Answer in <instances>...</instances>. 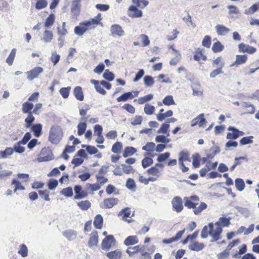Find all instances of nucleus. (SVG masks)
I'll list each match as a JSON object with an SVG mask.
<instances>
[{
	"instance_id": "obj_1",
	"label": "nucleus",
	"mask_w": 259,
	"mask_h": 259,
	"mask_svg": "<svg viewBox=\"0 0 259 259\" xmlns=\"http://www.w3.org/2000/svg\"><path fill=\"white\" fill-rule=\"evenodd\" d=\"M230 218L226 217H220L219 221L215 223V225L217 226V228L215 229V232H210V236L212 237L213 239L211 240V242L217 241L219 240L220 235L223 232L222 227H228L230 224Z\"/></svg>"
},
{
	"instance_id": "obj_2",
	"label": "nucleus",
	"mask_w": 259,
	"mask_h": 259,
	"mask_svg": "<svg viewBox=\"0 0 259 259\" xmlns=\"http://www.w3.org/2000/svg\"><path fill=\"white\" fill-rule=\"evenodd\" d=\"M63 137L62 128L59 125H54L50 128L48 140L52 144L57 145L62 140Z\"/></svg>"
},
{
	"instance_id": "obj_3",
	"label": "nucleus",
	"mask_w": 259,
	"mask_h": 259,
	"mask_svg": "<svg viewBox=\"0 0 259 259\" xmlns=\"http://www.w3.org/2000/svg\"><path fill=\"white\" fill-rule=\"evenodd\" d=\"M115 239L113 235H107L103 240L101 247L103 250H109L112 246L115 245Z\"/></svg>"
},
{
	"instance_id": "obj_4",
	"label": "nucleus",
	"mask_w": 259,
	"mask_h": 259,
	"mask_svg": "<svg viewBox=\"0 0 259 259\" xmlns=\"http://www.w3.org/2000/svg\"><path fill=\"white\" fill-rule=\"evenodd\" d=\"M40 155L41 156L38 158L39 162L48 161L54 159L52 151L48 148L42 149Z\"/></svg>"
},
{
	"instance_id": "obj_5",
	"label": "nucleus",
	"mask_w": 259,
	"mask_h": 259,
	"mask_svg": "<svg viewBox=\"0 0 259 259\" xmlns=\"http://www.w3.org/2000/svg\"><path fill=\"white\" fill-rule=\"evenodd\" d=\"M44 72V69L41 67H36L30 71H27V79L31 81L38 77L40 74Z\"/></svg>"
},
{
	"instance_id": "obj_6",
	"label": "nucleus",
	"mask_w": 259,
	"mask_h": 259,
	"mask_svg": "<svg viewBox=\"0 0 259 259\" xmlns=\"http://www.w3.org/2000/svg\"><path fill=\"white\" fill-rule=\"evenodd\" d=\"M111 35L115 37H121L124 35V31L118 24H113L110 27Z\"/></svg>"
},
{
	"instance_id": "obj_7",
	"label": "nucleus",
	"mask_w": 259,
	"mask_h": 259,
	"mask_svg": "<svg viewBox=\"0 0 259 259\" xmlns=\"http://www.w3.org/2000/svg\"><path fill=\"white\" fill-rule=\"evenodd\" d=\"M171 204L173 209L177 212H180L183 209L182 199L179 196L175 197L171 201Z\"/></svg>"
},
{
	"instance_id": "obj_8",
	"label": "nucleus",
	"mask_w": 259,
	"mask_h": 259,
	"mask_svg": "<svg viewBox=\"0 0 259 259\" xmlns=\"http://www.w3.org/2000/svg\"><path fill=\"white\" fill-rule=\"evenodd\" d=\"M214 224L213 223H209L208 226H204L201 232V237L202 238H206L208 235L210 236V232H215V230L213 229Z\"/></svg>"
},
{
	"instance_id": "obj_9",
	"label": "nucleus",
	"mask_w": 259,
	"mask_h": 259,
	"mask_svg": "<svg viewBox=\"0 0 259 259\" xmlns=\"http://www.w3.org/2000/svg\"><path fill=\"white\" fill-rule=\"evenodd\" d=\"M62 235L68 241H71L76 239L77 236V232L73 229H67L62 232Z\"/></svg>"
},
{
	"instance_id": "obj_10",
	"label": "nucleus",
	"mask_w": 259,
	"mask_h": 259,
	"mask_svg": "<svg viewBox=\"0 0 259 259\" xmlns=\"http://www.w3.org/2000/svg\"><path fill=\"white\" fill-rule=\"evenodd\" d=\"M239 52L247 53L249 54H253L256 52V49L248 45L241 43L238 45Z\"/></svg>"
},
{
	"instance_id": "obj_11",
	"label": "nucleus",
	"mask_w": 259,
	"mask_h": 259,
	"mask_svg": "<svg viewBox=\"0 0 259 259\" xmlns=\"http://www.w3.org/2000/svg\"><path fill=\"white\" fill-rule=\"evenodd\" d=\"M204 114L201 113L193 119L191 122V126L193 127L197 124L201 127L206 123V120L204 117Z\"/></svg>"
},
{
	"instance_id": "obj_12",
	"label": "nucleus",
	"mask_w": 259,
	"mask_h": 259,
	"mask_svg": "<svg viewBox=\"0 0 259 259\" xmlns=\"http://www.w3.org/2000/svg\"><path fill=\"white\" fill-rule=\"evenodd\" d=\"M74 190L75 193L74 199H81L88 196V194L82 191V187L80 185H76Z\"/></svg>"
},
{
	"instance_id": "obj_13",
	"label": "nucleus",
	"mask_w": 259,
	"mask_h": 259,
	"mask_svg": "<svg viewBox=\"0 0 259 259\" xmlns=\"http://www.w3.org/2000/svg\"><path fill=\"white\" fill-rule=\"evenodd\" d=\"M191 88L193 90V95L195 96H200L203 94V90L201 85L198 81H194L192 83Z\"/></svg>"
},
{
	"instance_id": "obj_14",
	"label": "nucleus",
	"mask_w": 259,
	"mask_h": 259,
	"mask_svg": "<svg viewBox=\"0 0 259 259\" xmlns=\"http://www.w3.org/2000/svg\"><path fill=\"white\" fill-rule=\"evenodd\" d=\"M118 199L116 198H109L104 199L103 201V207L105 208H111L118 203Z\"/></svg>"
},
{
	"instance_id": "obj_15",
	"label": "nucleus",
	"mask_w": 259,
	"mask_h": 259,
	"mask_svg": "<svg viewBox=\"0 0 259 259\" xmlns=\"http://www.w3.org/2000/svg\"><path fill=\"white\" fill-rule=\"evenodd\" d=\"M81 0H74L72 2L71 12L74 16H78L80 11Z\"/></svg>"
},
{
	"instance_id": "obj_16",
	"label": "nucleus",
	"mask_w": 259,
	"mask_h": 259,
	"mask_svg": "<svg viewBox=\"0 0 259 259\" xmlns=\"http://www.w3.org/2000/svg\"><path fill=\"white\" fill-rule=\"evenodd\" d=\"M98 182L95 184H89L87 185L88 186L89 189H91L92 191H96L98 190L101 188V184H104L105 183L107 182L108 179H97Z\"/></svg>"
},
{
	"instance_id": "obj_17",
	"label": "nucleus",
	"mask_w": 259,
	"mask_h": 259,
	"mask_svg": "<svg viewBox=\"0 0 259 259\" xmlns=\"http://www.w3.org/2000/svg\"><path fill=\"white\" fill-rule=\"evenodd\" d=\"M247 59L246 55H237L236 56V61L231 65V66L238 67L240 65L245 63Z\"/></svg>"
},
{
	"instance_id": "obj_18",
	"label": "nucleus",
	"mask_w": 259,
	"mask_h": 259,
	"mask_svg": "<svg viewBox=\"0 0 259 259\" xmlns=\"http://www.w3.org/2000/svg\"><path fill=\"white\" fill-rule=\"evenodd\" d=\"M218 35L225 36L230 31V29L223 25L218 24L215 27Z\"/></svg>"
},
{
	"instance_id": "obj_19",
	"label": "nucleus",
	"mask_w": 259,
	"mask_h": 259,
	"mask_svg": "<svg viewBox=\"0 0 259 259\" xmlns=\"http://www.w3.org/2000/svg\"><path fill=\"white\" fill-rule=\"evenodd\" d=\"M142 250H145V247L144 246H141L140 245H137L133 247H128L126 249V252L128 253L130 256H132L139 251L142 252Z\"/></svg>"
},
{
	"instance_id": "obj_20",
	"label": "nucleus",
	"mask_w": 259,
	"mask_h": 259,
	"mask_svg": "<svg viewBox=\"0 0 259 259\" xmlns=\"http://www.w3.org/2000/svg\"><path fill=\"white\" fill-rule=\"evenodd\" d=\"M98 242V235L96 231L93 232L91 234V237L88 242L89 247H92L96 245Z\"/></svg>"
},
{
	"instance_id": "obj_21",
	"label": "nucleus",
	"mask_w": 259,
	"mask_h": 259,
	"mask_svg": "<svg viewBox=\"0 0 259 259\" xmlns=\"http://www.w3.org/2000/svg\"><path fill=\"white\" fill-rule=\"evenodd\" d=\"M31 131L35 137H39L42 134V125L40 123L33 124L31 126Z\"/></svg>"
},
{
	"instance_id": "obj_22",
	"label": "nucleus",
	"mask_w": 259,
	"mask_h": 259,
	"mask_svg": "<svg viewBox=\"0 0 259 259\" xmlns=\"http://www.w3.org/2000/svg\"><path fill=\"white\" fill-rule=\"evenodd\" d=\"M128 11L133 12L132 14H128V16L133 18L141 17L142 16V12L139 10L137 7L135 6H131L128 9Z\"/></svg>"
},
{
	"instance_id": "obj_23",
	"label": "nucleus",
	"mask_w": 259,
	"mask_h": 259,
	"mask_svg": "<svg viewBox=\"0 0 259 259\" xmlns=\"http://www.w3.org/2000/svg\"><path fill=\"white\" fill-rule=\"evenodd\" d=\"M188 247L191 250L199 251L204 248V245L202 243H199L198 242L194 241L189 244Z\"/></svg>"
},
{
	"instance_id": "obj_24",
	"label": "nucleus",
	"mask_w": 259,
	"mask_h": 259,
	"mask_svg": "<svg viewBox=\"0 0 259 259\" xmlns=\"http://www.w3.org/2000/svg\"><path fill=\"white\" fill-rule=\"evenodd\" d=\"M241 106L242 107L246 109L244 113L253 114L255 111L254 105L249 102H242L241 103Z\"/></svg>"
},
{
	"instance_id": "obj_25",
	"label": "nucleus",
	"mask_w": 259,
	"mask_h": 259,
	"mask_svg": "<svg viewBox=\"0 0 259 259\" xmlns=\"http://www.w3.org/2000/svg\"><path fill=\"white\" fill-rule=\"evenodd\" d=\"M74 95L76 99L80 101L84 99V96L82 88L80 87H76L73 90Z\"/></svg>"
},
{
	"instance_id": "obj_26",
	"label": "nucleus",
	"mask_w": 259,
	"mask_h": 259,
	"mask_svg": "<svg viewBox=\"0 0 259 259\" xmlns=\"http://www.w3.org/2000/svg\"><path fill=\"white\" fill-rule=\"evenodd\" d=\"M139 242L136 236H129L124 241V244L127 246L137 244Z\"/></svg>"
},
{
	"instance_id": "obj_27",
	"label": "nucleus",
	"mask_w": 259,
	"mask_h": 259,
	"mask_svg": "<svg viewBox=\"0 0 259 259\" xmlns=\"http://www.w3.org/2000/svg\"><path fill=\"white\" fill-rule=\"evenodd\" d=\"M229 131H232V133H228L227 135V139L230 140H235L239 137L238 134L236 133V128L233 126H229L228 128Z\"/></svg>"
},
{
	"instance_id": "obj_28",
	"label": "nucleus",
	"mask_w": 259,
	"mask_h": 259,
	"mask_svg": "<svg viewBox=\"0 0 259 259\" xmlns=\"http://www.w3.org/2000/svg\"><path fill=\"white\" fill-rule=\"evenodd\" d=\"M103 219L101 214H97L94 221V225L95 227L98 229H101L103 226Z\"/></svg>"
},
{
	"instance_id": "obj_29",
	"label": "nucleus",
	"mask_w": 259,
	"mask_h": 259,
	"mask_svg": "<svg viewBox=\"0 0 259 259\" xmlns=\"http://www.w3.org/2000/svg\"><path fill=\"white\" fill-rule=\"evenodd\" d=\"M189 153L187 151H181L179 154V162H184L185 161H190Z\"/></svg>"
},
{
	"instance_id": "obj_30",
	"label": "nucleus",
	"mask_w": 259,
	"mask_h": 259,
	"mask_svg": "<svg viewBox=\"0 0 259 259\" xmlns=\"http://www.w3.org/2000/svg\"><path fill=\"white\" fill-rule=\"evenodd\" d=\"M109 259H120L121 256V252L119 249L109 252L106 254Z\"/></svg>"
},
{
	"instance_id": "obj_31",
	"label": "nucleus",
	"mask_w": 259,
	"mask_h": 259,
	"mask_svg": "<svg viewBox=\"0 0 259 259\" xmlns=\"http://www.w3.org/2000/svg\"><path fill=\"white\" fill-rule=\"evenodd\" d=\"M91 83L94 84L95 88L97 92L102 95L106 94V91L101 87L99 81L92 79L91 80Z\"/></svg>"
},
{
	"instance_id": "obj_32",
	"label": "nucleus",
	"mask_w": 259,
	"mask_h": 259,
	"mask_svg": "<svg viewBox=\"0 0 259 259\" xmlns=\"http://www.w3.org/2000/svg\"><path fill=\"white\" fill-rule=\"evenodd\" d=\"M79 208L82 210H87L91 206V203L89 200H82L77 203Z\"/></svg>"
},
{
	"instance_id": "obj_33",
	"label": "nucleus",
	"mask_w": 259,
	"mask_h": 259,
	"mask_svg": "<svg viewBox=\"0 0 259 259\" xmlns=\"http://www.w3.org/2000/svg\"><path fill=\"white\" fill-rule=\"evenodd\" d=\"M134 98V96L132 92H128L124 93L121 96H119L117 98V101L120 102H125L128 99H132Z\"/></svg>"
},
{
	"instance_id": "obj_34",
	"label": "nucleus",
	"mask_w": 259,
	"mask_h": 259,
	"mask_svg": "<svg viewBox=\"0 0 259 259\" xmlns=\"http://www.w3.org/2000/svg\"><path fill=\"white\" fill-rule=\"evenodd\" d=\"M137 152V149L133 147H126L125 148L123 156L125 158L134 155Z\"/></svg>"
},
{
	"instance_id": "obj_35",
	"label": "nucleus",
	"mask_w": 259,
	"mask_h": 259,
	"mask_svg": "<svg viewBox=\"0 0 259 259\" xmlns=\"http://www.w3.org/2000/svg\"><path fill=\"white\" fill-rule=\"evenodd\" d=\"M33 108V104L29 102H26L22 104V110L24 113H32L30 112Z\"/></svg>"
},
{
	"instance_id": "obj_36",
	"label": "nucleus",
	"mask_w": 259,
	"mask_h": 259,
	"mask_svg": "<svg viewBox=\"0 0 259 259\" xmlns=\"http://www.w3.org/2000/svg\"><path fill=\"white\" fill-rule=\"evenodd\" d=\"M209 151L212 152V153L207 154V157L208 159H212L215 155L220 153V148L218 146H213L209 149Z\"/></svg>"
},
{
	"instance_id": "obj_37",
	"label": "nucleus",
	"mask_w": 259,
	"mask_h": 259,
	"mask_svg": "<svg viewBox=\"0 0 259 259\" xmlns=\"http://www.w3.org/2000/svg\"><path fill=\"white\" fill-rule=\"evenodd\" d=\"M224 65H225V63H222L220 65V67L219 68H218L216 69L213 70L211 72V73H210V77L211 78H214L218 75L222 74L223 73L222 68L224 67Z\"/></svg>"
},
{
	"instance_id": "obj_38",
	"label": "nucleus",
	"mask_w": 259,
	"mask_h": 259,
	"mask_svg": "<svg viewBox=\"0 0 259 259\" xmlns=\"http://www.w3.org/2000/svg\"><path fill=\"white\" fill-rule=\"evenodd\" d=\"M11 171L6 169L5 165L0 164V177H6L11 176Z\"/></svg>"
},
{
	"instance_id": "obj_39",
	"label": "nucleus",
	"mask_w": 259,
	"mask_h": 259,
	"mask_svg": "<svg viewBox=\"0 0 259 259\" xmlns=\"http://www.w3.org/2000/svg\"><path fill=\"white\" fill-rule=\"evenodd\" d=\"M34 120L35 117L33 116L32 113L28 114L27 117L25 119V127L26 128L30 127Z\"/></svg>"
},
{
	"instance_id": "obj_40",
	"label": "nucleus",
	"mask_w": 259,
	"mask_h": 259,
	"mask_svg": "<svg viewBox=\"0 0 259 259\" xmlns=\"http://www.w3.org/2000/svg\"><path fill=\"white\" fill-rule=\"evenodd\" d=\"M173 112L172 110H168L165 113H160L157 115V119L159 121H162L165 118L170 117L172 115Z\"/></svg>"
},
{
	"instance_id": "obj_41",
	"label": "nucleus",
	"mask_w": 259,
	"mask_h": 259,
	"mask_svg": "<svg viewBox=\"0 0 259 259\" xmlns=\"http://www.w3.org/2000/svg\"><path fill=\"white\" fill-rule=\"evenodd\" d=\"M12 186L14 188V192H16L18 190H25V188L21 184L20 182L16 179H13L12 182Z\"/></svg>"
},
{
	"instance_id": "obj_42",
	"label": "nucleus",
	"mask_w": 259,
	"mask_h": 259,
	"mask_svg": "<svg viewBox=\"0 0 259 259\" xmlns=\"http://www.w3.org/2000/svg\"><path fill=\"white\" fill-rule=\"evenodd\" d=\"M131 214L130 208L125 207L122 209L118 213V215L122 216V220H126V218L130 217Z\"/></svg>"
},
{
	"instance_id": "obj_43",
	"label": "nucleus",
	"mask_w": 259,
	"mask_h": 259,
	"mask_svg": "<svg viewBox=\"0 0 259 259\" xmlns=\"http://www.w3.org/2000/svg\"><path fill=\"white\" fill-rule=\"evenodd\" d=\"M224 49V46L220 41L214 42L212 47V50L214 53L221 52Z\"/></svg>"
},
{
	"instance_id": "obj_44",
	"label": "nucleus",
	"mask_w": 259,
	"mask_h": 259,
	"mask_svg": "<svg viewBox=\"0 0 259 259\" xmlns=\"http://www.w3.org/2000/svg\"><path fill=\"white\" fill-rule=\"evenodd\" d=\"M122 148V144L120 142L115 143L112 147L111 151L114 153H119Z\"/></svg>"
},
{
	"instance_id": "obj_45",
	"label": "nucleus",
	"mask_w": 259,
	"mask_h": 259,
	"mask_svg": "<svg viewBox=\"0 0 259 259\" xmlns=\"http://www.w3.org/2000/svg\"><path fill=\"white\" fill-rule=\"evenodd\" d=\"M53 33L49 30H45L44 34V37L42 40L45 42H49L51 41L53 38Z\"/></svg>"
},
{
	"instance_id": "obj_46",
	"label": "nucleus",
	"mask_w": 259,
	"mask_h": 259,
	"mask_svg": "<svg viewBox=\"0 0 259 259\" xmlns=\"http://www.w3.org/2000/svg\"><path fill=\"white\" fill-rule=\"evenodd\" d=\"M16 53V49L14 48L13 49H12L10 55L6 59V62L9 64V65L11 66L13 64L15 57Z\"/></svg>"
},
{
	"instance_id": "obj_47",
	"label": "nucleus",
	"mask_w": 259,
	"mask_h": 259,
	"mask_svg": "<svg viewBox=\"0 0 259 259\" xmlns=\"http://www.w3.org/2000/svg\"><path fill=\"white\" fill-rule=\"evenodd\" d=\"M60 193L66 197H70L73 194L72 188L71 187L63 189Z\"/></svg>"
},
{
	"instance_id": "obj_48",
	"label": "nucleus",
	"mask_w": 259,
	"mask_h": 259,
	"mask_svg": "<svg viewBox=\"0 0 259 259\" xmlns=\"http://www.w3.org/2000/svg\"><path fill=\"white\" fill-rule=\"evenodd\" d=\"M87 128V124L85 122H80L77 125V134L78 136L82 135Z\"/></svg>"
},
{
	"instance_id": "obj_49",
	"label": "nucleus",
	"mask_w": 259,
	"mask_h": 259,
	"mask_svg": "<svg viewBox=\"0 0 259 259\" xmlns=\"http://www.w3.org/2000/svg\"><path fill=\"white\" fill-rule=\"evenodd\" d=\"M193 162L192 165L194 168H197L200 166V155L198 153L192 155Z\"/></svg>"
},
{
	"instance_id": "obj_50",
	"label": "nucleus",
	"mask_w": 259,
	"mask_h": 259,
	"mask_svg": "<svg viewBox=\"0 0 259 259\" xmlns=\"http://www.w3.org/2000/svg\"><path fill=\"white\" fill-rule=\"evenodd\" d=\"M207 206L206 203L201 202L198 207L195 206L194 209H193V212L195 214H198L200 213L202 210L206 209Z\"/></svg>"
},
{
	"instance_id": "obj_51",
	"label": "nucleus",
	"mask_w": 259,
	"mask_h": 259,
	"mask_svg": "<svg viewBox=\"0 0 259 259\" xmlns=\"http://www.w3.org/2000/svg\"><path fill=\"white\" fill-rule=\"evenodd\" d=\"M153 98V95L152 94L146 95L144 97H140L138 99V103L139 104H143L145 102H148L152 100Z\"/></svg>"
},
{
	"instance_id": "obj_52",
	"label": "nucleus",
	"mask_w": 259,
	"mask_h": 259,
	"mask_svg": "<svg viewBox=\"0 0 259 259\" xmlns=\"http://www.w3.org/2000/svg\"><path fill=\"white\" fill-rule=\"evenodd\" d=\"M82 148H85L87 151L90 154H94L98 152V150L94 146L82 145Z\"/></svg>"
},
{
	"instance_id": "obj_53",
	"label": "nucleus",
	"mask_w": 259,
	"mask_h": 259,
	"mask_svg": "<svg viewBox=\"0 0 259 259\" xmlns=\"http://www.w3.org/2000/svg\"><path fill=\"white\" fill-rule=\"evenodd\" d=\"M185 203L184 205L188 208H193L194 209L195 206H197L198 203H195L191 201V199L187 198V197L184 198Z\"/></svg>"
},
{
	"instance_id": "obj_54",
	"label": "nucleus",
	"mask_w": 259,
	"mask_h": 259,
	"mask_svg": "<svg viewBox=\"0 0 259 259\" xmlns=\"http://www.w3.org/2000/svg\"><path fill=\"white\" fill-rule=\"evenodd\" d=\"M155 144L153 142H148L142 147V150L148 152H153L155 150Z\"/></svg>"
},
{
	"instance_id": "obj_55",
	"label": "nucleus",
	"mask_w": 259,
	"mask_h": 259,
	"mask_svg": "<svg viewBox=\"0 0 259 259\" xmlns=\"http://www.w3.org/2000/svg\"><path fill=\"white\" fill-rule=\"evenodd\" d=\"M70 90V87H68L67 88H62L60 90L59 92L62 97L64 99H66L69 97Z\"/></svg>"
},
{
	"instance_id": "obj_56",
	"label": "nucleus",
	"mask_w": 259,
	"mask_h": 259,
	"mask_svg": "<svg viewBox=\"0 0 259 259\" xmlns=\"http://www.w3.org/2000/svg\"><path fill=\"white\" fill-rule=\"evenodd\" d=\"M103 77L106 80L111 81L114 79L115 76L112 72L109 71V70L107 69L105 71L103 74Z\"/></svg>"
},
{
	"instance_id": "obj_57",
	"label": "nucleus",
	"mask_w": 259,
	"mask_h": 259,
	"mask_svg": "<svg viewBox=\"0 0 259 259\" xmlns=\"http://www.w3.org/2000/svg\"><path fill=\"white\" fill-rule=\"evenodd\" d=\"M253 137L250 136L248 137H244L240 140V143L241 145L252 144L253 143L252 139Z\"/></svg>"
},
{
	"instance_id": "obj_58",
	"label": "nucleus",
	"mask_w": 259,
	"mask_h": 259,
	"mask_svg": "<svg viewBox=\"0 0 259 259\" xmlns=\"http://www.w3.org/2000/svg\"><path fill=\"white\" fill-rule=\"evenodd\" d=\"M169 127V125L167 123L162 124L160 128L157 131V133L159 134H167V136H169V134L167 131Z\"/></svg>"
},
{
	"instance_id": "obj_59",
	"label": "nucleus",
	"mask_w": 259,
	"mask_h": 259,
	"mask_svg": "<svg viewBox=\"0 0 259 259\" xmlns=\"http://www.w3.org/2000/svg\"><path fill=\"white\" fill-rule=\"evenodd\" d=\"M153 163V159L149 157H146L142 160V165L144 168L150 166Z\"/></svg>"
},
{
	"instance_id": "obj_60",
	"label": "nucleus",
	"mask_w": 259,
	"mask_h": 259,
	"mask_svg": "<svg viewBox=\"0 0 259 259\" xmlns=\"http://www.w3.org/2000/svg\"><path fill=\"white\" fill-rule=\"evenodd\" d=\"M145 113L147 115L152 114L155 111V107L153 105L146 104L144 109Z\"/></svg>"
},
{
	"instance_id": "obj_61",
	"label": "nucleus",
	"mask_w": 259,
	"mask_h": 259,
	"mask_svg": "<svg viewBox=\"0 0 259 259\" xmlns=\"http://www.w3.org/2000/svg\"><path fill=\"white\" fill-rule=\"evenodd\" d=\"M235 186L239 191H242L245 187V183L243 179H235Z\"/></svg>"
},
{
	"instance_id": "obj_62",
	"label": "nucleus",
	"mask_w": 259,
	"mask_h": 259,
	"mask_svg": "<svg viewBox=\"0 0 259 259\" xmlns=\"http://www.w3.org/2000/svg\"><path fill=\"white\" fill-rule=\"evenodd\" d=\"M55 21V15L53 14H50L49 17L47 18L45 22V26L46 27H49L52 26Z\"/></svg>"
},
{
	"instance_id": "obj_63",
	"label": "nucleus",
	"mask_w": 259,
	"mask_h": 259,
	"mask_svg": "<svg viewBox=\"0 0 259 259\" xmlns=\"http://www.w3.org/2000/svg\"><path fill=\"white\" fill-rule=\"evenodd\" d=\"M163 103L165 105H171L175 104V102L172 96L168 95L166 96L163 100Z\"/></svg>"
},
{
	"instance_id": "obj_64",
	"label": "nucleus",
	"mask_w": 259,
	"mask_h": 259,
	"mask_svg": "<svg viewBox=\"0 0 259 259\" xmlns=\"http://www.w3.org/2000/svg\"><path fill=\"white\" fill-rule=\"evenodd\" d=\"M144 82L146 87H150L154 84V81L152 76L147 75L144 77Z\"/></svg>"
}]
</instances>
